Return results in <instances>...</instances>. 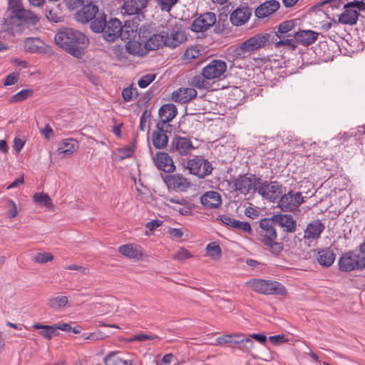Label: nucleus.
<instances>
[{"mask_svg": "<svg viewBox=\"0 0 365 365\" xmlns=\"http://www.w3.org/2000/svg\"><path fill=\"white\" fill-rule=\"evenodd\" d=\"M206 250L208 255L212 259H218L222 255V250L220 245L215 242L209 243L206 247Z\"/></svg>", "mask_w": 365, "mask_h": 365, "instance_id": "obj_44", "label": "nucleus"}, {"mask_svg": "<svg viewBox=\"0 0 365 365\" xmlns=\"http://www.w3.org/2000/svg\"><path fill=\"white\" fill-rule=\"evenodd\" d=\"M232 228L242 231L245 233H248L250 235L252 234V230L251 225L247 222H241L237 220L233 221V225L232 226Z\"/></svg>", "mask_w": 365, "mask_h": 365, "instance_id": "obj_45", "label": "nucleus"}, {"mask_svg": "<svg viewBox=\"0 0 365 365\" xmlns=\"http://www.w3.org/2000/svg\"><path fill=\"white\" fill-rule=\"evenodd\" d=\"M276 41V35L272 33H261L255 35L240 44L241 50L254 51L262 47L272 44Z\"/></svg>", "mask_w": 365, "mask_h": 365, "instance_id": "obj_7", "label": "nucleus"}, {"mask_svg": "<svg viewBox=\"0 0 365 365\" xmlns=\"http://www.w3.org/2000/svg\"><path fill=\"white\" fill-rule=\"evenodd\" d=\"M118 251L121 255L130 259H138L142 256L139 247L131 244L120 246Z\"/></svg>", "mask_w": 365, "mask_h": 365, "instance_id": "obj_37", "label": "nucleus"}, {"mask_svg": "<svg viewBox=\"0 0 365 365\" xmlns=\"http://www.w3.org/2000/svg\"><path fill=\"white\" fill-rule=\"evenodd\" d=\"M151 117V111L149 110H145L140 119L139 128L141 130H144L145 128V123L148 118Z\"/></svg>", "mask_w": 365, "mask_h": 365, "instance_id": "obj_57", "label": "nucleus"}, {"mask_svg": "<svg viewBox=\"0 0 365 365\" xmlns=\"http://www.w3.org/2000/svg\"><path fill=\"white\" fill-rule=\"evenodd\" d=\"M195 148L190 138L175 135L169 145L168 151L173 158L185 156Z\"/></svg>", "mask_w": 365, "mask_h": 365, "instance_id": "obj_10", "label": "nucleus"}, {"mask_svg": "<svg viewBox=\"0 0 365 365\" xmlns=\"http://www.w3.org/2000/svg\"><path fill=\"white\" fill-rule=\"evenodd\" d=\"M44 43L39 38L29 37L24 40V47L30 53H39L43 49Z\"/></svg>", "mask_w": 365, "mask_h": 365, "instance_id": "obj_36", "label": "nucleus"}, {"mask_svg": "<svg viewBox=\"0 0 365 365\" xmlns=\"http://www.w3.org/2000/svg\"><path fill=\"white\" fill-rule=\"evenodd\" d=\"M78 148V143L77 140L69 138L63 140L58 146V151L66 155H71Z\"/></svg>", "mask_w": 365, "mask_h": 365, "instance_id": "obj_38", "label": "nucleus"}, {"mask_svg": "<svg viewBox=\"0 0 365 365\" xmlns=\"http://www.w3.org/2000/svg\"><path fill=\"white\" fill-rule=\"evenodd\" d=\"M68 297L66 296H56L50 298L47 302L48 307L54 310H58L67 305Z\"/></svg>", "mask_w": 365, "mask_h": 365, "instance_id": "obj_40", "label": "nucleus"}, {"mask_svg": "<svg viewBox=\"0 0 365 365\" xmlns=\"http://www.w3.org/2000/svg\"><path fill=\"white\" fill-rule=\"evenodd\" d=\"M324 229V223L319 220H314L308 223L304 230L302 237L305 244L310 245L311 243L317 242Z\"/></svg>", "mask_w": 365, "mask_h": 365, "instance_id": "obj_14", "label": "nucleus"}, {"mask_svg": "<svg viewBox=\"0 0 365 365\" xmlns=\"http://www.w3.org/2000/svg\"><path fill=\"white\" fill-rule=\"evenodd\" d=\"M34 201L38 205L50 207L53 205L52 201L49 195L46 193L40 192L34 195Z\"/></svg>", "mask_w": 365, "mask_h": 365, "instance_id": "obj_41", "label": "nucleus"}, {"mask_svg": "<svg viewBox=\"0 0 365 365\" xmlns=\"http://www.w3.org/2000/svg\"><path fill=\"white\" fill-rule=\"evenodd\" d=\"M155 74H146L140 78V80L138 82V85L140 88H145L155 80Z\"/></svg>", "mask_w": 365, "mask_h": 365, "instance_id": "obj_50", "label": "nucleus"}, {"mask_svg": "<svg viewBox=\"0 0 365 365\" xmlns=\"http://www.w3.org/2000/svg\"><path fill=\"white\" fill-rule=\"evenodd\" d=\"M265 245L269 247V251L275 255H279L283 250V245L280 242H274V240H270L268 243H264Z\"/></svg>", "mask_w": 365, "mask_h": 365, "instance_id": "obj_52", "label": "nucleus"}, {"mask_svg": "<svg viewBox=\"0 0 365 365\" xmlns=\"http://www.w3.org/2000/svg\"><path fill=\"white\" fill-rule=\"evenodd\" d=\"M104 13L103 9H99L96 0H94L78 10L74 14V19L81 24L89 23L92 25L94 20Z\"/></svg>", "mask_w": 365, "mask_h": 365, "instance_id": "obj_8", "label": "nucleus"}, {"mask_svg": "<svg viewBox=\"0 0 365 365\" xmlns=\"http://www.w3.org/2000/svg\"><path fill=\"white\" fill-rule=\"evenodd\" d=\"M179 0H157L158 6L162 11L170 12Z\"/></svg>", "mask_w": 365, "mask_h": 365, "instance_id": "obj_47", "label": "nucleus"}, {"mask_svg": "<svg viewBox=\"0 0 365 365\" xmlns=\"http://www.w3.org/2000/svg\"><path fill=\"white\" fill-rule=\"evenodd\" d=\"M8 202L11 205V208L8 210L7 216L9 218H14L16 217L18 212L16 209V203L11 199L8 200Z\"/></svg>", "mask_w": 365, "mask_h": 365, "instance_id": "obj_62", "label": "nucleus"}, {"mask_svg": "<svg viewBox=\"0 0 365 365\" xmlns=\"http://www.w3.org/2000/svg\"><path fill=\"white\" fill-rule=\"evenodd\" d=\"M33 327L35 329H41L39 334L48 340H50L53 336L59 334V332L56 331L54 325H43L36 323L33 325Z\"/></svg>", "mask_w": 365, "mask_h": 365, "instance_id": "obj_39", "label": "nucleus"}, {"mask_svg": "<svg viewBox=\"0 0 365 365\" xmlns=\"http://www.w3.org/2000/svg\"><path fill=\"white\" fill-rule=\"evenodd\" d=\"M279 3L276 0H269L263 4H260L255 9V16L258 19H264L269 15L272 14L274 12L277 11L279 8Z\"/></svg>", "mask_w": 365, "mask_h": 365, "instance_id": "obj_27", "label": "nucleus"}, {"mask_svg": "<svg viewBox=\"0 0 365 365\" xmlns=\"http://www.w3.org/2000/svg\"><path fill=\"white\" fill-rule=\"evenodd\" d=\"M53 255L50 252H38L33 257V261L39 264H44L53 260Z\"/></svg>", "mask_w": 365, "mask_h": 365, "instance_id": "obj_46", "label": "nucleus"}, {"mask_svg": "<svg viewBox=\"0 0 365 365\" xmlns=\"http://www.w3.org/2000/svg\"><path fill=\"white\" fill-rule=\"evenodd\" d=\"M338 264L341 272L362 270L365 268V256L349 252L340 257Z\"/></svg>", "mask_w": 365, "mask_h": 365, "instance_id": "obj_5", "label": "nucleus"}, {"mask_svg": "<svg viewBox=\"0 0 365 365\" xmlns=\"http://www.w3.org/2000/svg\"><path fill=\"white\" fill-rule=\"evenodd\" d=\"M19 78V74L16 73H11L6 76L4 80V86H9L15 84L17 82Z\"/></svg>", "mask_w": 365, "mask_h": 365, "instance_id": "obj_59", "label": "nucleus"}, {"mask_svg": "<svg viewBox=\"0 0 365 365\" xmlns=\"http://www.w3.org/2000/svg\"><path fill=\"white\" fill-rule=\"evenodd\" d=\"M247 285L254 292L262 294L284 296L287 294L285 287L277 281L252 279L247 282Z\"/></svg>", "mask_w": 365, "mask_h": 365, "instance_id": "obj_3", "label": "nucleus"}, {"mask_svg": "<svg viewBox=\"0 0 365 365\" xmlns=\"http://www.w3.org/2000/svg\"><path fill=\"white\" fill-rule=\"evenodd\" d=\"M33 94L31 89H24L13 95L10 99V103H17L26 100Z\"/></svg>", "mask_w": 365, "mask_h": 365, "instance_id": "obj_43", "label": "nucleus"}, {"mask_svg": "<svg viewBox=\"0 0 365 365\" xmlns=\"http://www.w3.org/2000/svg\"><path fill=\"white\" fill-rule=\"evenodd\" d=\"M45 16L51 22L59 23L63 21L61 4L57 3L47 4L45 7Z\"/></svg>", "mask_w": 365, "mask_h": 365, "instance_id": "obj_29", "label": "nucleus"}, {"mask_svg": "<svg viewBox=\"0 0 365 365\" xmlns=\"http://www.w3.org/2000/svg\"><path fill=\"white\" fill-rule=\"evenodd\" d=\"M133 91L132 88L128 87L123 90L122 96L125 101L128 102L132 99Z\"/></svg>", "mask_w": 365, "mask_h": 365, "instance_id": "obj_63", "label": "nucleus"}, {"mask_svg": "<svg viewBox=\"0 0 365 365\" xmlns=\"http://www.w3.org/2000/svg\"><path fill=\"white\" fill-rule=\"evenodd\" d=\"M336 255L331 248H326L318 252L317 261L320 265L330 267L334 262Z\"/></svg>", "mask_w": 365, "mask_h": 365, "instance_id": "obj_34", "label": "nucleus"}, {"mask_svg": "<svg viewBox=\"0 0 365 365\" xmlns=\"http://www.w3.org/2000/svg\"><path fill=\"white\" fill-rule=\"evenodd\" d=\"M200 202L205 209H217L222 205L221 195L216 191H207L201 195Z\"/></svg>", "mask_w": 365, "mask_h": 365, "instance_id": "obj_23", "label": "nucleus"}, {"mask_svg": "<svg viewBox=\"0 0 365 365\" xmlns=\"http://www.w3.org/2000/svg\"><path fill=\"white\" fill-rule=\"evenodd\" d=\"M197 96V91L192 88H180L173 93V99L175 102L185 103Z\"/></svg>", "mask_w": 365, "mask_h": 365, "instance_id": "obj_32", "label": "nucleus"}, {"mask_svg": "<svg viewBox=\"0 0 365 365\" xmlns=\"http://www.w3.org/2000/svg\"><path fill=\"white\" fill-rule=\"evenodd\" d=\"M217 220L221 221L223 224L230 226L232 227L233 225V221H235V219L227 215H218Z\"/></svg>", "mask_w": 365, "mask_h": 365, "instance_id": "obj_61", "label": "nucleus"}, {"mask_svg": "<svg viewBox=\"0 0 365 365\" xmlns=\"http://www.w3.org/2000/svg\"><path fill=\"white\" fill-rule=\"evenodd\" d=\"M344 11L339 16V23L346 25H354L356 24L360 14L356 9L346 8V4L344 6Z\"/></svg>", "mask_w": 365, "mask_h": 365, "instance_id": "obj_31", "label": "nucleus"}, {"mask_svg": "<svg viewBox=\"0 0 365 365\" xmlns=\"http://www.w3.org/2000/svg\"><path fill=\"white\" fill-rule=\"evenodd\" d=\"M279 41H275L273 43H274L276 48H279L282 46H285L290 48L292 50H294L296 48V40L294 37H291V38H279Z\"/></svg>", "mask_w": 365, "mask_h": 365, "instance_id": "obj_48", "label": "nucleus"}, {"mask_svg": "<svg viewBox=\"0 0 365 365\" xmlns=\"http://www.w3.org/2000/svg\"><path fill=\"white\" fill-rule=\"evenodd\" d=\"M282 185L276 181L268 182L261 179L257 192L263 198L274 202L282 193Z\"/></svg>", "mask_w": 365, "mask_h": 365, "instance_id": "obj_12", "label": "nucleus"}, {"mask_svg": "<svg viewBox=\"0 0 365 365\" xmlns=\"http://www.w3.org/2000/svg\"><path fill=\"white\" fill-rule=\"evenodd\" d=\"M6 13L16 16L21 24H26L28 28L36 25L39 21V18L34 13L24 8L22 0H8Z\"/></svg>", "mask_w": 365, "mask_h": 365, "instance_id": "obj_4", "label": "nucleus"}, {"mask_svg": "<svg viewBox=\"0 0 365 365\" xmlns=\"http://www.w3.org/2000/svg\"><path fill=\"white\" fill-rule=\"evenodd\" d=\"M252 12V9L249 6L237 8L230 14V21L233 26H242L249 21Z\"/></svg>", "mask_w": 365, "mask_h": 365, "instance_id": "obj_20", "label": "nucleus"}, {"mask_svg": "<svg viewBox=\"0 0 365 365\" xmlns=\"http://www.w3.org/2000/svg\"><path fill=\"white\" fill-rule=\"evenodd\" d=\"M156 128L157 130H154L151 135L153 145L156 149H163L168 143V136L167 135L168 128L157 123Z\"/></svg>", "mask_w": 365, "mask_h": 365, "instance_id": "obj_21", "label": "nucleus"}, {"mask_svg": "<svg viewBox=\"0 0 365 365\" xmlns=\"http://www.w3.org/2000/svg\"><path fill=\"white\" fill-rule=\"evenodd\" d=\"M168 38V31H162L160 33H154L150 36L145 42V46L148 53L150 51H156L163 46H166L165 39Z\"/></svg>", "mask_w": 365, "mask_h": 365, "instance_id": "obj_22", "label": "nucleus"}, {"mask_svg": "<svg viewBox=\"0 0 365 365\" xmlns=\"http://www.w3.org/2000/svg\"><path fill=\"white\" fill-rule=\"evenodd\" d=\"M346 8L357 9L359 11H365V2L358 0L350 1L346 4Z\"/></svg>", "mask_w": 365, "mask_h": 365, "instance_id": "obj_55", "label": "nucleus"}, {"mask_svg": "<svg viewBox=\"0 0 365 365\" xmlns=\"http://www.w3.org/2000/svg\"><path fill=\"white\" fill-rule=\"evenodd\" d=\"M148 0H124L122 9L128 15L138 14L145 9Z\"/></svg>", "mask_w": 365, "mask_h": 365, "instance_id": "obj_28", "label": "nucleus"}, {"mask_svg": "<svg viewBox=\"0 0 365 365\" xmlns=\"http://www.w3.org/2000/svg\"><path fill=\"white\" fill-rule=\"evenodd\" d=\"M185 168L192 175L200 178H204L212 173L213 168L212 164L201 156L196 155L187 161Z\"/></svg>", "mask_w": 365, "mask_h": 365, "instance_id": "obj_6", "label": "nucleus"}, {"mask_svg": "<svg viewBox=\"0 0 365 365\" xmlns=\"http://www.w3.org/2000/svg\"><path fill=\"white\" fill-rule=\"evenodd\" d=\"M23 26L26 24H21L16 16L6 13V17L0 19V38L10 40Z\"/></svg>", "mask_w": 365, "mask_h": 365, "instance_id": "obj_9", "label": "nucleus"}, {"mask_svg": "<svg viewBox=\"0 0 365 365\" xmlns=\"http://www.w3.org/2000/svg\"><path fill=\"white\" fill-rule=\"evenodd\" d=\"M342 2L341 0H322V4L325 5L327 4L328 7L327 10L331 9L334 10V9H338L341 6Z\"/></svg>", "mask_w": 365, "mask_h": 365, "instance_id": "obj_58", "label": "nucleus"}, {"mask_svg": "<svg viewBox=\"0 0 365 365\" xmlns=\"http://www.w3.org/2000/svg\"><path fill=\"white\" fill-rule=\"evenodd\" d=\"M192 255L185 248H180L174 255L173 258L178 261H182L192 257Z\"/></svg>", "mask_w": 365, "mask_h": 365, "instance_id": "obj_54", "label": "nucleus"}, {"mask_svg": "<svg viewBox=\"0 0 365 365\" xmlns=\"http://www.w3.org/2000/svg\"><path fill=\"white\" fill-rule=\"evenodd\" d=\"M168 189L175 191L184 192L190 187V182L181 174H173L164 179Z\"/></svg>", "mask_w": 365, "mask_h": 365, "instance_id": "obj_19", "label": "nucleus"}, {"mask_svg": "<svg viewBox=\"0 0 365 365\" xmlns=\"http://www.w3.org/2000/svg\"><path fill=\"white\" fill-rule=\"evenodd\" d=\"M253 347L254 342L252 339H250L249 335L247 336H244V339H242V343L240 344V346H238V348L244 352L250 351Z\"/></svg>", "mask_w": 365, "mask_h": 365, "instance_id": "obj_51", "label": "nucleus"}, {"mask_svg": "<svg viewBox=\"0 0 365 365\" xmlns=\"http://www.w3.org/2000/svg\"><path fill=\"white\" fill-rule=\"evenodd\" d=\"M153 34V31L148 29L147 26H143L139 29L138 36L142 43L145 44V42L148 41L150 36Z\"/></svg>", "mask_w": 365, "mask_h": 365, "instance_id": "obj_53", "label": "nucleus"}, {"mask_svg": "<svg viewBox=\"0 0 365 365\" xmlns=\"http://www.w3.org/2000/svg\"><path fill=\"white\" fill-rule=\"evenodd\" d=\"M297 26L296 19H290L282 22L278 26V30L276 32H272L276 35V40L277 38H284L287 37H294V32L291 33Z\"/></svg>", "mask_w": 365, "mask_h": 365, "instance_id": "obj_30", "label": "nucleus"}, {"mask_svg": "<svg viewBox=\"0 0 365 365\" xmlns=\"http://www.w3.org/2000/svg\"><path fill=\"white\" fill-rule=\"evenodd\" d=\"M25 142L19 138H15L14 140V148L17 153H19L23 148Z\"/></svg>", "mask_w": 365, "mask_h": 365, "instance_id": "obj_64", "label": "nucleus"}, {"mask_svg": "<svg viewBox=\"0 0 365 365\" xmlns=\"http://www.w3.org/2000/svg\"><path fill=\"white\" fill-rule=\"evenodd\" d=\"M261 181L260 178L255 175L247 173L240 175L235 182V189L242 194L247 195L250 192L257 191Z\"/></svg>", "mask_w": 365, "mask_h": 365, "instance_id": "obj_11", "label": "nucleus"}, {"mask_svg": "<svg viewBox=\"0 0 365 365\" xmlns=\"http://www.w3.org/2000/svg\"><path fill=\"white\" fill-rule=\"evenodd\" d=\"M272 220L275 222L277 225L284 228L287 232H294L296 231L297 223L296 220L292 215L289 214H278L274 215Z\"/></svg>", "mask_w": 365, "mask_h": 365, "instance_id": "obj_26", "label": "nucleus"}, {"mask_svg": "<svg viewBox=\"0 0 365 365\" xmlns=\"http://www.w3.org/2000/svg\"><path fill=\"white\" fill-rule=\"evenodd\" d=\"M277 225L272 217L263 218L259 222V230L258 233L262 237L263 243H268L270 240H274L277 238V232L274 228Z\"/></svg>", "mask_w": 365, "mask_h": 365, "instance_id": "obj_18", "label": "nucleus"}, {"mask_svg": "<svg viewBox=\"0 0 365 365\" xmlns=\"http://www.w3.org/2000/svg\"><path fill=\"white\" fill-rule=\"evenodd\" d=\"M269 339L274 345H279L288 341V339L285 338L283 334L271 336L269 337Z\"/></svg>", "mask_w": 365, "mask_h": 365, "instance_id": "obj_60", "label": "nucleus"}, {"mask_svg": "<svg viewBox=\"0 0 365 365\" xmlns=\"http://www.w3.org/2000/svg\"><path fill=\"white\" fill-rule=\"evenodd\" d=\"M90 29L95 34H101L104 40L108 42H113L118 37L121 39H129L132 37L133 29L129 30V26H123L122 22L117 18H110L108 15L101 14L96 19L92 25H89Z\"/></svg>", "mask_w": 365, "mask_h": 365, "instance_id": "obj_1", "label": "nucleus"}, {"mask_svg": "<svg viewBox=\"0 0 365 365\" xmlns=\"http://www.w3.org/2000/svg\"><path fill=\"white\" fill-rule=\"evenodd\" d=\"M216 22V15L213 12H206L200 14L193 20L190 30L193 32H205L210 29Z\"/></svg>", "mask_w": 365, "mask_h": 365, "instance_id": "obj_15", "label": "nucleus"}, {"mask_svg": "<svg viewBox=\"0 0 365 365\" xmlns=\"http://www.w3.org/2000/svg\"><path fill=\"white\" fill-rule=\"evenodd\" d=\"M135 151V141L133 145L120 149L119 152L122 155L121 158L130 157Z\"/></svg>", "mask_w": 365, "mask_h": 365, "instance_id": "obj_56", "label": "nucleus"}, {"mask_svg": "<svg viewBox=\"0 0 365 365\" xmlns=\"http://www.w3.org/2000/svg\"><path fill=\"white\" fill-rule=\"evenodd\" d=\"M210 79H206L201 73L200 75L195 76L192 78L191 84L192 86L200 89H207L210 87V83L208 81Z\"/></svg>", "mask_w": 365, "mask_h": 365, "instance_id": "obj_42", "label": "nucleus"}, {"mask_svg": "<svg viewBox=\"0 0 365 365\" xmlns=\"http://www.w3.org/2000/svg\"><path fill=\"white\" fill-rule=\"evenodd\" d=\"M227 70V63L220 59H213L202 70V75L210 80L221 79Z\"/></svg>", "mask_w": 365, "mask_h": 365, "instance_id": "obj_13", "label": "nucleus"}, {"mask_svg": "<svg viewBox=\"0 0 365 365\" xmlns=\"http://www.w3.org/2000/svg\"><path fill=\"white\" fill-rule=\"evenodd\" d=\"M318 37V34L311 30L294 31V39L304 46L314 43Z\"/></svg>", "mask_w": 365, "mask_h": 365, "instance_id": "obj_33", "label": "nucleus"}, {"mask_svg": "<svg viewBox=\"0 0 365 365\" xmlns=\"http://www.w3.org/2000/svg\"><path fill=\"white\" fill-rule=\"evenodd\" d=\"M187 34L180 25H175L168 31V38L165 39L166 47L175 48L187 41Z\"/></svg>", "mask_w": 365, "mask_h": 365, "instance_id": "obj_16", "label": "nucleus"}, {"mask_svg": "<svg viewBox=\"0 0 365 365\" xmlns=\"http://www.w3.org/2000/svg\"><path fill=\"white\" fill-rule=\"evenodd\" d=\"M55 42L71 55L80 58L84 54L89 39L83 33L68 28L56 33Z\"/></svg>", "mask_w": 365, "mask_h": 365, "instance_id": "obj_2", "label": "nucleus"}, {"mask_svg": "<svg viewBox=\"0 0 365 365\" xmlns=\"http://www.w3.org/2000/svg\"><path fill=\"white\" fill-rule=\"evenodd\" d=\"M154 160L157 168L165 173H172L175 169L173 158L165 152H158Z\"/></svg>", "mask_w": 365, "mask_h": 365, "instance_id": "obj_25", "label": "nucleus"}, {"mask_svg": "<svg viewBox=\"0 0 365 365\" xmlns=\"http://www.w3.org/2000/svg\"><path fill=\"white\" fill-rule=\"evenodd\" d=\"M126 51L133 56L143 57L148 54L145 44L136 41H128L125 45Z\"/></svg>", "mask_w": 365, "mask_h": 365, "instance_id": "obj_35", "label": "nucleus"}, {"mask_svg": "<svg viewBox=\"0 0 365 365\" xmlns=\"http://www.w3.org/2000/svg\"><path fill=\"white\" fill-rule=\"evenodd\" d=\"M178 110L176 106L173 103H167L163 105L159 110L158 114L160 120L157 123L170 128V125L167 124L170 122L177 115Z\"/></svg>", "mask_w": 365, "mask_h": 365, "instance_id": "obj_24", "label": "nucleus"}, {"mask_svg": "<svg viewBox=\"0 0 365 365\" xmlns=\"http://www.w3.org/2000/svg\"><path fill=\"white\" fill-rule=\"evenodd\" d=\"M304 199L300 192H294L291 190L281 197L279 206L283 210L292 211L302 205Z\"/></svg>", "mask_w": 365, "mask_h": 365, "instance_id": "obj_17", "label": "nucleus"}, {"mask_svg": "<svg viewBox=\"0 0 365 365\" xmlns=\"http://www.w3.org/2000/svg\"><path fill=\"white\" fill-rule=\"evenodd\" d=\"M199 55L200 51L198 49L192 47L188 48L185 50L182 56V59L185 61L190 62L191 60L197 58Z\"/></svg>", "mask_w": 365, "mask_h": 365, "instance_id": "obj_49", "label": "nucleus"}]
</instances>
